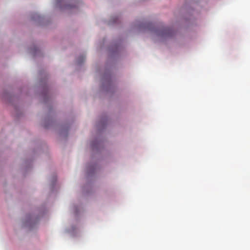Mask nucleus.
<instances>
[{
	"mask_svg": "<svg viewBox=\"0 0 250 250\" xmlns=\"http://www.w3.org/2000/svg\"><path fill=\"white\" fill-rule=\"evenodd\" d=\"M151 26L152 24L149 23L147 25V28L149 30L154 31V33L158 36L165 37H169L172 33V31L168 28L163 27L159 28H152Z\"/></svg>",
	"mask_w": 250,
	"mask_h": 250,
	"instance_id": "1",
	"label": "nucleus"
},
{
	"mask_svg": "<svg viewBox=\"0 0 250 250\" xmlns=\"http://www.w3.org/2000/svg\"><path fill=\"white\" fill-rule=\"evenodd\" d=\"M84 60V58L83 57H82V61Z\"/></svg>",
	"mask_w": 250,
	"mask_h": 250,
	"instance_id": "2",
	"label": "nucleus"
}]
</instances>
